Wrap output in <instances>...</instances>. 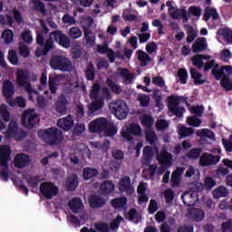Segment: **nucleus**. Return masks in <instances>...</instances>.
I'll use <instances>...</instances> for the list:
<instances>
[{
    "instance_id": "nucleus-1",
    "label": "nucleus",
    "mask_w": 232,
    "mask_h": 232,
    "mask_svg": "<svg viewBox=\"0 0 232 232\" xmlns=\"http://www.w3.org/2000/svg\"><path fill=\"white\" fill-rule=\"evenodd\" d=\"M55 43L63 48H70V40L66 39V35L61 30L49 32L46 24L41 23V32L35 35V44L44 48L38 49V55L44 56L54 50Z\"/></svg>"
},
{
    "instance_id": "nucleus-2",
    "label": "nucleus",
    "mask_w": 232,
    "mask_h": 232,
    "mask_svg": "<svg viewBox=\"0 0 232 232\" xmlns=\"http://www.w3.org/2000/svg\"><path fill=\"white\" fill-rule=\"evenodd\" d=\"M159 169L156 165H149V176L154 177L155 174L163 175L162 182L163 184L170 183L172 188H178L180 186V174H183V168L178 167L175 168V171H172V174L167 173H159Z\"/></svg>"
},
{
    "instance_id": "nucleus-3",
    "label": "nucleus",
    "mask_w": 232,
    "mask_h": 232,
    "mask_svg": "<svg viewBox=\"0 0 232 232\" xmlns=\"http://www.w3.org/2000/svg\"><path fill=\"white\" fill-rule=\"evenodd\" d=\"M38 138H41V140L46 143V145L56 146L61 144L63 135L58 128L50 127L46 130H38Z\"/></svg>"
},
{
    "instance_id": "nucleus-4",
    "label": "nucleus",
    "mask_w": 232,
    "mask_h": 232,
    "mask_svg": "<svg viewBox=\"0 0 232 232\" xmlns=\"http://www.w3.org/2000/svg\"><path fill=\"white\" fill-rule=\"evenodd\" d=\"M50 69L62 72H72V62L63 55H53L50 57Z\"/></svg>"
},
{
    "instance_id": "nucleus-5",
    "label": "nucleus",
    "mask_w": 232,
    "mask_h": 232,
    "mask_svg": "<svg viewBox=\"0 0 232 232\" xmlns=\"http://www.w3.org/2000/svg\"><path fill=\"white\" fill-rule=\"evenodd\" d=\"M64 35L67 36V40H76L81 38V35H84V44L90 46L96 44V37L92 36V32H90V27H84L83 29H78V27H70L69 33Z\"/></svg>"
},
{
    "instance_id": "nucleus-6",
    "label": "nucleus",
    "mask_w": 232,
    "mask_h": 232,
    "mask_svg": "<svg viewBox=\"0 0 232 232\" xmlns=\"http://www.w3.org/2000/svg\"><path fill=\"white\" fill-rule=\"evenodd\" d=\"M14 95V85L10 81L3 82V97L5 98V102L9 103V107L17 106L25 108V100L23 97H17V100H11Z\"/></svg>"
},
{
    "instance_id": "nucleus-7",
    "label": "nucleus",
    "mask_w": 232,
    "mask_h": 232,
    "mask_svg": "<svg viewBox=\"0 0 232 232\" xmlns=\"http://www.w3.org/2000/svg\"><path fill=\"white\" fill-rule=\"evenodd\" d=\"M168 108H169V112L175 117L181 118L183 117V112H185V109L183 107L179 106L180 102H184L187 107H189V102H186V97L183 96H169L168 98Z\"/></svg>"
},
{
    "instance_id": "nucleus-8",
    "label": "nucleus",
    "mask_w": 232,
    "mask_h": 232,
    "mask_svg": "<svg viewBox=\"0 0 232 232\" xmlns=\"http://www.w3.org/2000/svg\"><path fill=\"white\" fill-rule=\"evenodd\" d=\"M11 160V148H0V180L3 182L8 181V161Z\"/></svg>"
},
{
    "instance_id": "nucleus-9",
    "label": "nucleus",
    "mask_w": 232,
    "mask_h": 232,
    "mask_svg": "<svg viewBox=\"0 0 232 232\" xmlns=\"http://www.w3.org/2000/svg\"><path fill=\"white\" fill-rule=\"evenodd\" d=\"M156 51L157 44H154V42L146 44V52L137 50V61L140 62V67H145V65H149V63L151 62V57H150L149 54L154 53Z\"/></svg>"
},
{
    "instance_id": "nucleus-10",
    "label": "nucleus",
    "mask_w": 232,
    "mask_h": 232,
    "mask_svg": "<svg viewBox=\"0 0 232 232\" xmlns=\"http://www.w3.org/2000/svg\"><path fill=\"white\" fill-rule=\"evenodd\" d=\"M14 24H23V14L17 9H13L12 14H0V25H9V27H12Z\"/></svg>"
},
{
    "instance_id": "nucleus-11",
    "label": "nucleus",
    "mask_w": 232,
    "mask_h": 232,
    "mask_svg": "<svg viewBox=\"0 0 232 232\" xmlns=\"http://www.w3.org/2000/svg\"><path fill=\"white\" fill-rule=\"evenodd\" d=\"M5 139H14V141L20 142L25 140V131L17 128V122H9V128L5 129Z\"/></svg>"
},
{
    "instance_id": "nucleus-12",
    "label": "nucleus",
    "mask_w": 232,
    "mask_h": 232,
    "mask_svg": "<svg viewBox=\"0 0 232 232\" xmlns=\"http://www.w3.org/2000/svg\"><path fill=\"white\" fill-rule=\"evenodd\" d=\"M194 133H196V135L198 137L212 139V130H209L207 129H204L201 130H192V128H187V127L181 126V128L178 130V136H179V138L181 139L192 136V134Z\"/></svg>"
},
{
    "instance_id": "nucleus-13",
    "label": "nucleus",
    "mask_w": 232,
    "mask_h": 232,
    "mask_svg": "<svg viewBox=\"0 0 232 232\" xmlns=\"http://www.w3.org/2000/svg\"><path fill=\"white\" fill-rule=\"evenodd\" d=\"M111 109L114 111V117H117V120L122 121L128 117V106L122 100H117V102L111 103Z\"/></svg>"
},
{
    "instance_id": "nucleus-14",
    "label": "nucleus",
    "mask_w": 232,
    "mask_h": 232,
    "mask_svg": "<svg viewBox=\"0 0 232 232\" xmlns=\"http://www.w3.org/2000/svg\"><path fill=\"white\" fill-rule=\"evenodd\" d=\"M39 191H41V195L44 196V198L46 199H52V197L58 196V187H55V184L52 182L41 183Z\"/></svg>"
},
{
    "instance_id": "nucleus-15",
    "label": "nucleus",
    "mask_w": 232,
    "mask_h": 232,
    "mask_svg": "<svg viewBox=\"0 0 232 232\" xmlns=\"http://www.w3.org/2000/svg\"><path fill=\"white\" fill-rule=\"evenodd\" d=\"M208 72H210V75L216 81L230 80L227 76L232 74V67L230 65H225L222 66V69L208 70Z\"/></svg>"
},
{
    "instance_id": "nucleus-16",
    "label": "nucleus",
    "mask_w": 232,
    "mask_h": 232,
    "mask_svg": "<svg viewBox=\"0 0 232 232\" xmlns=\"http://www.w3.org/2000/svg\"><path fill=\"white\" fill-rule=\"evenodd\" d=\"M158 163L160 164V168H158V172H166V169L171 166V153H169L166 150H160V154H158Z\"/></svg>"
},
{
    "instance_id": "nucleus-17",
    "label": "nucleus",
    "mask_w": 232,
    "mask_h": 232,
    "mask_svg": "<svg viewBox=\"0 0 232 232\" xmlns=\"http://www.w3.org/2000/svg\"><path fill=\"white\" fill-rule=\"evenodd\" d=\"M20 123L24 124L26 129L34 128V125H37V115L32 113V110H26L24 111V115L20 117Z\"/></svg>"
},
{
    "instance_id": "nucleus-18",
    "label": "nucleus",
    "mask_w": 232,
    "mask_h": 232,
    "mask_svg": "<svg viewBox=\"0 0 232 232\" xmlns=\"http://www.w3.org/2000/svg\"><path fill=\"white\" fill-rule=\"evenodd\" d=\"M113 125H108V119L99 118L91 121L87 129L91 130V133H100L104 129L111 128Z\"/></svg>"
},
{
    "instance_id": "nucleus-19",
    "label": "nucleus",
    "mask_w": 232,
    "mask_h": 232,
    "mask_svg": "<svg viewBox=\"0 0 232 232\" xmlns=\"http://www.w3.org/2000/svg\"><path fill=\"white\" fill-rule=\"evenodd\" d=\"M221 157L218 155H212L209 153H204L201 157H198V165L201 167H208L218 164V160H220Z\"/></svg>"
},
{
    "instance_id": "nucleus-20",
    "label": "nucleus",
    "mask_w": 232,
    "mask_h": 232,
    "mask_svg": "<svg viewBox=\"0 0 232 232\" xmlns=\"http://www.w3.org/2000/svg\"><path fill=\"white\" fill-rule=\"evenodd\" d=\"M17 86L24 88L26 93L32 94V85L28 84V72L23 70L17 71Z\"/></svg>"
},
{
    "instance_id": "nucleus-21",
    "label": "nucleus",
    "mask_w": 232,
    "mask_h": 232,
    "mask_svg": "<svg viewBox=\"0 0 232 232\" xmlns=\"http://www.w3.org/2000/svg\"><path fill=\"white\" fill-rule=\"evenodd\" d=\"M106 202H108V200L96 194H91V196L87 197V205L91 206V208L93 209L103 208Z\"/></svg>"
},
{
    "instance_id": "nucleus-22",
    "label": "nucleus",
    "mask_w": 232,
    "mask_h": 232,
    "mask_svg": "<svg viewBox=\"0 0 232 232\" xmlns=\"http://www.w3.org/2000/svg\"><path fill=\"white\" fill-rule=\"evenodd\" d=\"M105 84L110 88L105 89V92H102L105 100H111V92H114L115 94L122 93V88L116 85V82H114L113 80H111V78L105 80Z\"/></svg>"
},
{
    "instance_id": "nucleus-23",
    "label": "nucleus",
    "mask_w": 232,
    "mask_h": 232,
    "mask_svg": "<svg viewBox=\"0 0 232 232\" xmlns=\"http://www.w3.org/2000/svg\"><path fill=\"white\" fill-rule=\"evenodd\" d=\"M140 125L132 124L130 125L129 128H125V130H122V139L125 140V141H130L133 140V138L130 136H140Z\"/></svg>"
},
{
    "instance_id": "nucleus-24",
    "label": "nucleus",
    "mask_w": 232,
    "mask_h": 232,
    "mask_svg": "<svg viewBox=\"0 0 232 232\" xmlns=\"http://www.w3.org/2000/svg\"><path fill=\"white\" fill-rule=\"evenodd\" d=\"M56 79L55 77H46V73H41V85H48L50 86V93L55 94V92L58 91V86L55 84Z\"/></svg>"
},
{
    "instance_id": "nucleus-25",
    "label": "nucleus",
    "mask_w": 232,
    "mask_h": 232,
    "mask_svg": "<svg viewBox=\"0 0 232 232\" xmlns=\"http://www.w3.org/2000/svg\"><path fill=\"white\" fill-rule=\"evenodd\" d=\"M163 224H160V229H157V227H146V228L143 229V232H171V228L169 227V226L175 225V218H169V220L167 222H160Z\"/></svg>"
},
{
    "instance_id": "nucleus-26",
    "label": "nucleus",
    "mask_w": 232,
    "mask_h": 232,
    "mask_svg": "<svg viewBox=\"0 0 232 232\" xmlns=\"http://www.w3.org/2000/svg\"><path fill=\"white\" fill-rule=\"evenodd\" d=\"M93 228H87V227H82V229H80V232H111V231L116 230V229H111V227H108V223H104V222H99V223L93 224Z\"/></svg>"
},
{
    "instance_id": "nucleus-27",
    "label": "nucleus",
    "mask_w": 232,
    "mask_h": 232,
    "mask_svg": "<svg viewBox=\"0 0 232 232\" xmlns=\"http://www.w3.org/2000/svg\"><path fill=\"white\" fill-rule=\"evenodd\" d=\"M181 200L184 202V206L192 208L195 206V203L198 202V193L193 191L184 192V194L181 195Z\"/></svg>"
},
{
    "instance_id": "nucleus-28",
    "label": "nucleus",
    "mask_w": 232,
    "mask_h": 232,
    "mask_svg": "<svg viewBox=\"0 0 232 232\" xmlns=\"http://www.w3.org/2000/svg\"><path fill=\"white\" fill-rule=\"evenodd\" d=\"M118 188H120V192H124L125 194L133 193V187L130 186V178L128 176L120 178V184H118Z\"/></svg>"
},
{
    "instance_id": "nucleus-29",
    "label": "nucleus",
    "mask_w": 232,
    "mask_h": 232,
    "mask_svg": "<svg viewBox=\"0 0 232 232\" xmlns=\"http://www.w3.org/2000/svg\"><path fill=\"white\" fill-rule=\"evenodd\" d=\"M192 66H196V68H198V70L203 69L204 72L210 70H221V67H224V65L220 66L218 63H216V60H210L208 61V63L201 62V64L192 63Z\"/></svg>"
},
{
    "instance_id": "nucleus-30",
    "label": "nucleus",
    "mask_w": 232,
    "mask_h": 232,
    "mask_svg": "<svg viewBox=\"0 0 232 232\" xmlns=\"http://www.w3.org/2000/svg\"><path fill=\"white\" fill-rule=\"evenodd\" d=\"M187 44H192V47L189 48L192 49V53H198L207 51V39L204 37L198 38V40H196L195 42Z\"/></svg>"
},
{
    "instance_id": "nucleus-31",
    "label": "nucleus",
    "mask_w": 232,
    "mask_h": 232,
    "mask_svg": "<svg viewBox=\"0 0 232 232\" xmlns=\"http://www.w3.org/2000/svg\"><path fill=\"white\" fill-rule=\"evenodd\" d=\"M70 104L66 101V96L63 94L58 96V100L55 101V111L58 112V114L65 115L66 114V105Z\"/></svg>"
},
{
    "instance_id": "nucleus-32",
    "label": "nucleus",
    "mask_w": 232,
    "mask_h": 232,
    "mask_svg": "<svg viewBox=\"0 0 232 232\" xmlns=\"http://www.w3.org/2000/svg\"><path fill=\"white\" fill-rule=\"evenodd\" d=\"M169 16L172 17V19L178 20L182 19L184 22L189 21V16H192L189 14V13H186V10L183 8L181 9H169Z\"/></svg>"
},
{
    "instance_id": "nucleus-33",
    "label": "nucleus",
    "mask_w": 232,
    "mask_h": 232,
    "mask_svg": "<svg viewBox=\"0 0 232 232\" xmlns=\"http://www.w3.org/2000/svg\"><path fill=\"white\" fill-rule=\"evenodd\" d=\"M96 53H99V54L108 55V58L111 59V62H113L116 59L115 53H113V50H111V48H108V44L96 45Z\"/></svg>"
},
{
    "instance_id": "nucleus-34",
    "label": "nucleus",
    "mask_w": 232,
    "mask_h": 232,
    "mask_svg": "<svg viewBox=\"0 0 232 232\" xmlns=\"http://www.w3.org/2000/svg\"><path fill=\"white\" fill-rule=\"evenodd\" d=\"M64 188H67V191H75V188H78V175L72 174L67 177V179L64 180Z\"/></svg>"
},
{
    "instance_id": "nucleus-35",
    "label": "nucleus",
    "mask_w": 232,
    "mask_h": 232,
    "mask_svg": "<svg viewBox=\"0 0 232 232\" xmlns=\"http://www.w3.org/2000/svg\"><path fill=\"white\" fill-rule=\"evenodd\" d=\"M189 78L192 79V83L196 85H204L207 80H204V74H200L195 68H189Z\"/></svg>"
},
{
    "instance_id": "nucleus-36",
    "label": "nucleus",
    "mask_w": 232,
    "mask_h": 232,
    "mask_svg": "<svg viewBox=\"0 0 232 232\" xmlns=\"http://www.w3.org/2000/svg\"><path fill=\"white\" fill-rule=\"evenodd\" d=\"M67 208H70V211H72V214H78L81 212V208H84V206L81 204V198H72L69 202H67Z\"/></svg>"
},
{
    "instance_id": "nucleus-37",
    "label": "nucleus",
    "mask_w": 232,
    "mask_h": 232,
    "mask_svg": "<svg viewBox=\"0 0 232 232\" xmlns=\"http://www.w3.org/2000/svg\"><path fill=\"white\" fill-rule=\"evenodd\" d=\"M25 166H28V155L24 153L14 155V168L21 169Z\"/></svg>"
},
{
    "instance_id": "nucleus-38",
    "label": "nucleus",
    "mask_w": 232,
    "mask_h": 232,
    "mask_svg": "<svg viewBox=\"0 0 232 232\" xmlns=\"http://www.w3.org/2000/svg\"><path fill=\"white\" fill-rule=\"evenodd\" d=\"M72 127H75L72 125V116L58 119V128H62L63 130L68 131Z\"/></svg>"
},
{
    "instance_id": "nucleus-39",
    "label": "nucleus",
    "mask_w": 232,
    "mask_h": 232,
    "mask_svg": "<svg viewBox=\"0 0 232 232\" xmlns=\"http://www.w3.org/2000/svg\"><path fill=\"white\" fill-rule=\"evenodd\" d=\"M29 8L41 13V14H46V7H44V2H40V0H32L29 2Z\"/></svg>"
},
{
    "instance_id": "nucleus-40",
    "label": "nucleus",
    "mask_w": 232,
    "mask_h": 232,
    "mask_svg": "<svg viewBox=\"0 0 232 232\" xmlns=\"http://www.w3.org/2000/svg\"><path fill=\"white\" fill-rule=\"evenodd\" d=\"M128 204V198L125 197L116 198L114 199H111V208H114V209H122L125 208V205Z\"/></svg>"
},
{
    "instance_id": "nucleus-41",
    "label": "nucleus",
    "mask_w": 232,
    "mask_h": 232,
    "mask_svg": "<svg viewBox=\"0 0 232 232\" xmlns=\"http://www.w3.org/2000/svg\"><path fill=\"white\" fill-rule=\"evenodd\" d=\"M96 175H99V170H96V169L87 167L82 170V179H83L84 181L90 180L91 179L96 177Z\"/></svg>"
},
{
    "instance_id": "nucleus-42",
    "label": "nucleus",
    "mask_w": 232,
    "mask_h": 232,
    "mask_svg": "<svg viewBox=\"0 0 232 232\" xmlns=\"http://www.w3.org/2000/svg\"><path fill=\"white\" fill-rule=\"evenodd\" d=\"M204 21H209V19H218V12L214 7L204 8Z\"/></svg>"
},
{
    "instance_id": "nucleus-43",
    "label": "nucleus",
    "mask_w": 232,
    "mask_h": 232,
    "mask_svg": "<svg viewBox=\"0 0 232 232\" xmlns=\"http://www.w3.org/2000/svg\"><path fill=\"white\" fill-rule=\"evenodd\" d=\"M216 34L222 36V38L225 39V43H232V31H230V29L221 28L219 31H216Z\"/></svg>"
},
{
    "instance_id": "nucleus-44",
    "label": "nucleus",
    "mask_w": 232,
    "mask_h": 232,
    "mask_svg": "<svg viewBox=\"0 0 232 232\" xmlns=\"http://www.w3.org/2000/svg\"><path fill=\"white\" fill-rule=\"evenodd\" d=\"M99 190L102 191V195H111L113 192V182L107 180L99 185Z\"/></svg>"
},
{
    "instance_id": "nucleus-45",
    "label": "nucleus",
    "mask_w": 232,
    "mask_h": 232,
    "mask_svg": "<svg viewBox=\"0 0 232 232\" xmlns=\"http://www.w3.org/2000/svg\"><path fill=\"white\" fill-rule=\"evenodd\" d=\"M224 197H227V188L219 186L213 189V198L218 199Z\"/></svg>"
},
{
    "instance_id": "nucleus-46",
    "label": "nucleus",
    "mask_w": 232,
    "mask_h": 232,
    "mask_svg": "<svg viewBox=\"0 0 232 232\" xmlns=\"http://www.w3.org/2000/svg\"><path fill=\"white\" fill-rule=\"evenodd\" d=\"M200 156H204V153H200V148H192L189 152H187V159L191 160H198Z\"/></svg>"
},
{
    "instance_id": "nucleus-47",
    "label": "nucleus",
    "mask_w": 232,
    "mask_h": 232,
    "mask_svg": "<svg viewBox=\"0 0 232 232\" xmlns=\"http://www.w3.org/2000/svg\"><path fill=\"white\" fill-rule=\"evenodd\" d=\"M189 148H192V144L189 143V141H181V144L175 145L174 150H172V153H175V155L180 154V150H189Z\"/></svg>"
},
{
    "instance_id": "nucleus-48",
    "label": "nucleus",
    "mask_w": 232,
    "mask_h": 232,
    "mask_svg": "<svg viewBox=\"0 0 232 232\" xmlns=\"http://www.w3.org/2000/svg\"><path fill=\"white\" fill-rule=\"evenodd\" d=\"M96 77V72H94V68L92 67V63L87 64V70H84V79L87 81H92Z\"/></svg>"
},
{
    "instance_id": "nucleus-49",
    "label": "nucleus",
    "mask_w": 232,
    "mask_h": 232,
    "mask_svg": "<svg viewBox=\"0 0 232 232\" xmlns=\"http://www.w3.org/2000/svg\"><path fill=\"white\" fill-rule=\"evenodd\" d=\"M2 38L5 44H11V42H13L14 39V32L10 29L3 30Z\"/></svg>"
},
{
    "instance_id": "nucleus-50",
    "label": "nucleus",
    "mask_w": 232,
    "mask_h": 232,
    "mask_svg": "<svg viewBox=\"0 0 232 232\" xmlns=\"http://www.w3.org/2000/svg\"><path fill=\"white\" fill-rule=\"evenodd\" d=\"M189 217L196 221L204 220V210L192 209L189 210Z\"/></svg>"
},
{
    "instance_id": "nucleus-51",
    "label": "nucleus",
    "mask_w": 232,
    "mask_h": 232,
    "mask_svg": "<svg viewBox=\"0 0 232 232\" xmlns=\"http://www.w3.org/2000/svg\"><path fill=\"white\" fill-rule=\"evenodd\" d=\"M198 34L195 33V29H192V26H188L187 29V44H192L195 41H198Z\"/></svg>"
},
{
    "instance_id": "nucleus-52",
    "label": "nucleus",
    "mask_w": 232,
    "mask_h": 232,
    "mask_svg": "<svg viewBox=\"0 0 232 232\" xmlns=\"http://www.w3.org/2000/svg\"><path fill=\"white\" fill-rule=\"evenodd\" d=\"M229 173L230 170H228L227 168L219 167L216 169V179L227 178V176L232 175Z\"/></svg>"
},
{
    "instance_id": "nucleus-53",
    "label": "nucleus",
    "mask_w": 232,
    "mask_h": 232,
    "mask_svg": "<svg viewBox=\"0 0 232 232\" xmlns=\"http://www.w3.org/2000/svg\"><path fill=\"white\" fill-rule=\"evenodd\" d=\"M104 90H108V88L102 89V87L99 86V83H93V86H92L91 89V99L96 100L99 98V92L102 91V92H104Z\"/></svg>"
},
{
    "instance_id": "nucleus-54",
    "label": "nucleus",
    "mask_w": 232,
    "mask_h": 232,
    "mask_svg": "<svg viewBox=\"0 0 232 232\" xmlns=\"http://www.w3.org/2000/svg\"><path fill=\"white\" fill-rule=\"evenodd\" d=\"M149 95L140 94L137 96V102H140V107L147 108L149 107Z\"/></svg>"
},
{
    "instance_id": "nucleus-55",
    "label": "nucleus",
    "mask_w": 232,
    "mask_h": 232,
    "mask_svg": "<svg viewBox=\"0 0 232 232\" xmlns=\"http://www.w3.org/2000/svg\"><path fill=\"white\" fill-rule=\"evenodd\" d=\"M220 82V86L225 92H232V80L225 79V80H216Z\"/></svg>"
},
{
    "instance_id": "nucleus-56",
    "label": "nucleus",
    "mask_w": 232,
    "mask_h": 232,
    "mask_svg": "<svg viewBox=\"0 0 232 232\" xmlns=\"http://www.w3.org/2000/svg\"><path fill=\"white\" fill-rule=\"evenodd\" d=\"M152 123H154V120L149 115H145L143 116V119L140 120V124H143V127H146V130L151 129Z\"/></svg>"
},
{
    "instance_id": "nucleus-57",
    "label": "nucleus",
    "mask_w": 232,
    "mask_h": 232,
    "mask_svg": "<svg viewBox=\"0 0 232 232\" xmlns=\"http://www.w3.org/2000/svg\"><path fill=\"white\" fill-rule=\"evenodd\" d=\"M20 40L24 41V44H32V32L24 30V33H20Z\"/></svg>"
},
{
    "instance_id": "nucleus-58",
    "label": "nucleus",
    "mask_w": 232,
    "mask_h": 232,
    "mask_svg": "<svg viewBox=\"0 0 232 232\" xmlns=\"http://www.w3.org/2000/svg\"><path fill=\"white\" fill-rule=\"evenodd\" d=\"M120 76H121L125 82H130V81L133 80V75L125 68H120Z\"/></svg>"
},
{
    "instance_id": "nucleus-59",
    "label": "nucleus",
    "mask_w": 232,
    "mask_h": 232,
    "mask_svg": "<svg viewBox=\"0 0 232 232\" xmlns=\"http://www.w3.org/2000/svg\"><path fill=\"white\" fill-rule=\"evenodd\" d=\"M150 84L155 85L158 88H163L166 85V82H163V77L155 76L151 77Z\"/></svg>"
},
{
    "instance_id": "nucleus-60",
    "label": "nucleus",
    "mask_w": 232,
    "mask_h": 232,
    "mask_svg": "<svg viewBox=\"0 0 232 232\" xmlns=\"http://www.w3.org/2000/svg\"><path fill=\"white\" fill-rule=\"evenodd\" d=\"M7 60H9V63H12V65L17 66V52L14 50H9V55H7Z\"/></svg>"
},
{
    "instance_id": "nucleus-61",
    "label": "nucleus",
    "mask_w": 232,
    "mask_h": 232,
    "mask_svg": "<svg viewBox=\"0 0 232 232\" xmlns=\"http://www.w3.org/2000/svg\"><path fill=\"white\" fill-rule=\"evenodd\" d=\"M189 77V74L186 72V69L178 70V81L181 82V84H186V79Z\"/></svg>"
},
{
    "instance_id": "nucleus-62",
    "label": "nucleus",
    "mask_w": 232,
    "mask_h": 232,
    "mask_svg": "<svg viewBox=\"0 0 232 232\" xmlns=\"http://www.w3.org/2000/svg\"><path fill=\"white\" fill-rule=\"evenodd\" d=\"M187 11V14L192 15V17H200V7L198 6H189V9H184Z\"/></svg>"
},
{
    "instance_id": "nucleus-63",
    "label": "nucleus",
    "mask_w": 232,
    "mask_h": 232,
    "mask_svg": "<svg viewBox=\"0 0 232 232\" xmlns=\"http://www.w3.org/2000/svg\"><path fill=\"white\" fill-rule=\"evenodd\" d=\"M38 183H40V179L37 176L29 177V179H26V185L31 188H37Z\"/></svg>"
},
{
    "instance_id": "nucleus-64",
    "label": "nucleus",
    "mask_w": 232,
    "mask_h": 232,
    "mask_svg": "<svg viewBox=\"0 0 232 232\" xmlns=\"http://www.w3.org/2000/svg\"><path fill=\"white\" fill-rule=\"evenodd\" d=\"M0 118L5 122H8V120H10V114H8V110L5 105H0Z\"/></svg>"
}]
</instances>
